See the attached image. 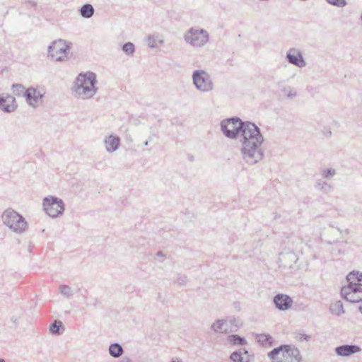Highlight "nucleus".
Instances as JSON below:
<instances>
[{
  "mask_svg": "<svg viewBox=\"0 0 362 362\" xmlns=\"http://www.w3.org/2000/svg\"><path fill=\"white\" fill-rule=\"evenodd\" d=\"M240 136L243 159L249 165H255L262 160L264 156L261 148L264 136L260 129L255 123L246 121Z\"/></svg>",
  "mask_w": 362,
  "mask_h": 362,
  "instance_id": "1",
  "label": "nucleus"
},
{
  "mask_svg": "<svg viewBox=\"0 0 362 362\" xmlns=\"http://www.w3.org/2000/svg\"><path fill=\"white\" fill-rule=\"evenodd\" d=\"M96 74L92 71L81 73L74 81L71 88L75 97L87 100L93 98L97 93L98 88Z\"/></svg>",
  "mask_w": 362,
  "mask_h": 362,
  "instance_id": "2",
  "label": "nucleus"
},
{
  "mask_svg": "<svg viewBox=\"0 0 362 362\" xmlns=\"http://www.w3.org/2000/svg\"><path fill=\"white\" fill-rule=\"evenodd\" d=\"M1 219L7 227L17 234H22L28 229V224L25 218L11 208L6 209Z\"/></svg>",
  "mask_w": 362,
  "mask_h": 362,
  "instance_id": "3",
  "label": "nucleus"
},
{
  "mask_svg": "<svg viewBox=\"0 0 362 362\" xmlns=\"http://www.w3.org/2000/svg\"><path fill=\"white\" fill-rule=\"evenodd\" d=\"M281 356L284 362H300L302 356L299 349L294 345L282 344L270 351L267 356L270 359H274Z\"/></svg>",
  "mask_w": 362,
  "mask_h": 362,
  "instance_id": "4",
  "label": "nucleus"
},
{
  "mask_svg": "<svg viewBox=\"0 0 362 362\" xmlns=\"http://www.w3.org/2000/svg\"><path fill=\"white\" fill-rule=\"evenodd\" d=\"M246 124L238 117L225 119L221 122V129L223 135L230 139H236L240 136L241 132Z\"/></svg>",
  "mask_w": 362,
  "mask_h": 362,
  "instance_id": "5",
  "label": "nucleus"
},
{
  "mask_svg": "<svg viewBox=\"0 0 362 362\" xmlns=\"http://www.w3.org/2000/svg\"><path fill=\"white\" fill-rule=\"evenodd\" d=\"M70 43L59 39L52 42L48 46V57L55 62H63L67 59V54L70 50Z\"/></svg>",
  "mask_w": 362,
  "mask_h": 362,
  "instance_id": "6",
  "label": "nucleus"
},
{
  "mask_svg": "<svg viewBox=\"0 0 362 362\" xmlns=\"http://www.w3.org/2000/svg\"><path fill=\"white\" fill-rule=\"evenodd\" d=\"M42 206L45 212L52 218H57L62 215L65 210L64 201L52 195L43 199Z\"/></svg>",
  "mask_w": 362,
  "mask_h": 362,
  "instance_id": "7",
  "label": "nucleus"
},
{
  "mask_svg": "<svg viewBox=\"0 0 362 362\" xmlns=\"http://www.w3.org/2000/svg\"><path fill=\"white\" fill-rule=\"evenodd\" d=\"M193 84L202 93H207L214 89V83L210 75L203 69L194 70L192 74Z\"/></svg>",
  "mask_w": 362,
  "mask_h": 362,
  "instance_id": "8",
  "label": "nucleus"
},
{
  "mask_svg": "<svg viewBox=\"0 0 362 362\" xmlns=\"http://www.w3.org/2000/svg\"><path fill=\"white\" fill-rule=\"evenodd\" d=\"M185 40L194 47H202L209 41V33L204 29L190 28L185 35Z\"/></svg>",
  "mask_w": 362,
  "mask_h": 362,
  "instance_id": "9",
  "label": "nucleus"
},
{
  "mask_svg": "<svg viewBox=\"0 0 362 362\" xmlns=\"http://www.w3.org/2000/svg\"><path fill=\"white\" fill-rule=\"evenodd\" d=\"M341 297L350 303L362 302V285L347 284L341 288Z\"/></svg>",
  "mask_w": 362,
  "mask_h": 362,
  "instance_id": "10",
  "label": "nucleus"
},
{
  "mask_svg": "<svg viewBox=\"0 0 362 362\" xmlns=\"http://www.w3.org/2000/svg\"><path fill=\"white\" fill-rule=\"evenodd\" d=\"M287 61L298 67L303 68L306 66V62L300 51L295 48H291L286 53Z\"/></svg>",
  "mask_w": 362,
  "mask_h": 362,
  "instance_id": "11",
  "label": "nucleus"
},
{
  "mask_svg": "<svg viewBox=\"0 0 362 362\" xmlns=\"http://www.w3.org/2000/svg\"><path fill=\"white\" fill-rule=\"evenodd\" d=\"M273 302L275 307L279 310H286L293 304L292 298L289 296L283 293L276 294L273 298Z\"/></svg>",
  "mask_w": 362,
  "mask_h": 362,
  "instance_id": "12",
  "label": "nucleus"
},
{
  "mask_svg": "<svg viewBox=\"0 0 362 362\" xmlns=\"http://www.w3.org/2000/svg\"><path fill=\"white\" fill-rule=\"evenodd\" d=\"M24 97L29 105L35 107L39 100L43 98V95L36 88L30 87L25 90Z\"/></svg>",
  "mask_w": 362,
  "mask_h": 362,
  "instance_id": "13",
  "label": "nucleus"
},
{
  "mask_svg": "<svg viewBox=\"0 0 362 362\" xmlns=\"http://www.w3.org/2000/svg\"><path fill=\"white\" fill-rule=\"evenodd\" d=\"M254 358V356L249 355L248 351L244 348L233 351L230 356V359L233 362H252Z\"/></svg>",
  "mask_w": 362,
  "mask_h": 362,
  "instance_id": "14",
  "label": "nucleus"
},
{
  "mask_svg": "<svg viewBox=\"0 0 362 362\" xmlns=\"http://www.w3.org/2000/svg\"><path fill=\"white\" fill-rule=\"evenodd\" d=\"M361 351V348L355 344H344L335 348V352L340 356H349Z\"/></svg>",
  "mask_w": 362,
  "mask_h": 362,
  "instance_id": "15",
  "label": "nucleus"
},
{
  "mask_svg": "<svg viewBox=\"0 0 362 362\" xmlns=\"http://www.w3.org/2000/svg\"><path fill=\"white\" fill-rule=\"evenodd\" d=\"M106 151L109 153L115 151L119 146L120 139L119 136L110 135L105 139Z\"/></svg>",
  "mask_w": 362,
  "mask_h": 362,
  "instance_id": "16",
  "label": "nucleus"
},
{
  "mask_svg": "<svg viewBox=\"0 0 362 362\" xmlns=\"http://www.w3.org/2000/svg\"><path fill=\"white\" fill-rule=\"evenodd\" d=\"M348 284L354 286L362 285V272L358 271L351 272L346 277Z\"/></svg>",
  "mask_w": 362,
  "mask_h": 362,
  "instance_id": "17",
  "label": "nucleus"
},
{
  "mask_svg": "<svg viewBox=\"0 0 362 362\" xmlns=\"http://www.w3.org/2000/svg\"><path fill=\"white\" fill-rule=\"evenodd\" d=\"M49 329L52 334L60 335L64 332L65 328L60 320H56L50 325Z\"/></svg>",
  "mask_w": 362,
  "mask_h": 362,
  "instance_id": "18",
  "label": "nucleus"
},
{
  "mask_svg": "<svg viewBox=\"0 0 362 362\" xmlns=\"http://www.w3.org/2000/svg\"><path fill=\"white\" fill-rule=\"evenodd\" d=\"M108 351L110 356L114 358H119L124 352L123 347L119 343H112L109 346Z\"/></svg>",
  "mask_w": 362,
  "mask_h": 362,
  "instance_id": "19",
  "label": "nucleus"
},
{
  "mask_svg": "<svg viewBox=\"0 0 362 362\" xmlns=\"http://www.w3.org/2000/svg\"><path fill=\"white\" fill-rule=\"evenodd\" d=\"M315 189L322 192L324 194H328V193L331 192L333 189V186L331 184H329L322 180H317V182L315 185Z\"/></svg>",
  "mask_w": 362,
  "mask_h": 362,
  "instance_id": "20",
  "label": "nucleus"
},
{
  "mask_svg": "<svg viewBox=\"0 0 362 362\" xmlns=\"http://www.w3.org/2000/svg\"><path fill=\"white\" fill-rule=\"evenodd\" d=\"M258 343L262 346H272L273 345L274 339L269 334H260L257 337Z\"/></svg>",
  "mask_w": 362,
  "mask_h": 362,
  "instance_id": "21",
  "label": "nucleus"
},
{
  "mask_svg": "<svg viewBox=\"0 0 362 362\" xmlns=\"http://www.w3.org/2000/svg\"><path fill=\"white\" fill-rule=\"evenodd\" d=\"M79 11L83 18H89L93 16L95 10L91 4H85L81 7Z\"/></svg>",
  "mask_w": 362,
  "mask_h": 362,
  "instance_id": "22",
  "label": "nucleus"
},
{
  "mask_svg": "<svg viewBox=\"0 0 362 362\" xmlns=\"http://www.w3.org/2000/svg\"><path fill=\"white\" fill-rule=\"evenodd\" d=\"M329 310L332 314L337 316L344 313L343 303L341 300H337L334 303H332L329 306Z\"/></svg>",
  "mask_w": 362,
  "mask_h": 362,
  "instance_id": "23",
  "label": "nucleus"
},
{
  "mask_svg": "<svg viewBox=\"0 0 362 362\" xmlns=\"http://www.w3.org/2000/svg\"><path fill=\"white\" fill-rule=\"evenodd\" d=\"M228 341L233 345L244 346L247 344V340L245 337L238 334H230L228 337Z\"/></svg>",
  "mask_w": 362,
  "mask_h": 362,
  "instance_id": "24",
  "label": "nucleus"
},
{
  "mask_svg": "<svg viewBox=\"0 0 362 362\" xmlns=\"http://www.w3.org/2000/svg\"><path fill=\"white\" fill-rule=\"evenodd\" d=\"M6 100L4 99V94L0 95V109L5 112H11L17 108V105L10 104V105H6Z\"/></svg>",
  "mask_w": 362,
  "mask_h": 362,
  "instance_id": "25",
  "label": "nucleus"
},
{
  "mask_svg": "<svg viewBox=\"0 0 362 362\" xmlns=\"http://www.w3.org/2000/svg\"><path fill=\"white\" fill-rule=\"evenodd\" d=\"M157 42H158L160 44H163V40H158V35H149L147 37V42L148 45L151 48H156L157 47Z\"/></svg>",
  "mask_w": 362,
  "mask_h": 362,
  "instance_id": "26",
  "label": "nucleus"
},
{
  "mask_svg": "<svg viewBox=\"0 0 362 362\" xmlns=\"http://www.w3.org/2000/svg\"><path fill=\"white\" fill-rule=\"evenodd\" d=\"M59 290V293L66 298H70L74 295L71 288L66 284L60 285Z\"/></svg>",
  "mask_w": 362,
  "mask_h": 362,
  "instance_id": "27",
  "label": "nucleus"
},
{
  "mask_svg": "<svg viewBox=\"0 0 362 362\" xmlns=\"http://www.w3.org/2000/svg\"><path fill=\"white\" fill-rule=\"evenodd\" d=\"M122 51L127 55L132 56L135 52V46L132 42H126L122 45Z\"/></svg>",
  "mask_w": 362,
  "mask_h": 362,
  "instance_id": "28",
  "label": "nucleus"
},
{
  "mask_svg": "<svg viewBox=\"0 0 362 362\" xmlns=\"http://www.w3.org/2000/svg\"><path fill=\"white\" fill-rule=\"evenodd\" d=\"M12 90H13V93L16 95H18V96L22 95V96L24 97V93L25 92V87L23 85L18 84V83L13 84Z\"/></svg>",
  "mask_w": 362,
  "mask_h": 362,
  "instance_id": "29",
  "label": "nucleus"
},
{
  "mask_svg": "<svg viewBox=\"0 0 362 362\" xmlns=\"http://www.w3.org/2000/svg\"><path fill=\"white\" fill-rule=\"evenodd\" d=\"M224 323V320H217L214 323L212 324L211 329L215 332H221Z\"/></svg>",
  "mask_w": 362,
  "mask_h": 362,
  "instance_id": "30",
  "label": "nucleus"
},
{
  "mask_svg": "<svg viewBox=\"0 0 362 362\" xmlns=\"http://www.w3.org/2000/svg\"><path fill=\"white\" fill-rule=\"evenodd\" d=\"M326 1L328 4L339 8H343L347 4L346 0H326Z\"/></svg>",
  "mask_w": 362,
  "mask_h": 362,
  "instance_id": "31",
  "label": "nucleus"
},
{
  "mask_svg": "<svg viewBox=\"0 0 362 362\" xmlns=\"http://www.w3.org/2000/svg\"><path fill=\"white\" fill-rule=\"evenodd\" d=\"M336 174V171L332 168H327L322 171V176L324 178H329L333 177Z\"/></svg>",
  "mask_w": 362,
  "mask_h": 362,
  "instance_id": "32",
  "label": "nucleus"
},
{
  "mask_svg": "<svg viewBox=\"0 0 362 362\" xmlns=\"http://www.w3.org/2000/svg\"><path fill=\"white\" fill-rule=\"evenodd\" d=\"M296 339L299 341H309L310 339V336L303 334V333H296Z\"/></svg>",
  "mask_w": 362,
  "mask_h": 362,
  "instance_id": "33",
  "label": "nucleus"
},
{
  "mask_svg": "<svg viewBox=\"0 0 362 362\" xmlns=\"http://www.w3.org/2000/svg\"><path fill=\"white\" fill-rule=\"evenodd\" d=\"M4 99L6 100V105H10V104L13 105H17V104L16 103V99L12 95H4Z\"/></svg>",
  "mask_w": 362,
  "mask_h": 362,
  "instance_id": "34",
  "label": "nucleus"
},
{
  "mask_svg": "<svg viewBox=\"0 0 362 362\" xmlns=\"http://www.w3.org/2000/svg\"><path fill=\"white\" fill-rule=\"evenodd\" d=\"M187 281V277L185 275L178 274L177 278V283L179 285H184Z\"/></svg>",
  "mask_w": 362,
  "mask_h": 362,
  "instance_id": "35",
  "label": "nucleus"
},
{
  "mask_svg": "<svg viewBox=\"0 0 362 362\" xmlns=\"http://www.w3.org/2000/svg\"><path fill=\"white\" fill-rule=\"evenodd\" d=\"M288 88L290 90L287 93V97L288 98H293L296 97L297 95L296 91L294 90L293 89L291 88L290 87Z\"/></svg>",
  "mask_w": 362,
  "mask_h": 362,
  "instance_id": "36",
  "label": "nucleus"
},
{
  "mask_svg": "<svg viewBox=\"0 0 362 362\" xmlns=\"http://www.w3.org/2000/svg\"><path fill=\"white\" fill-rule=\"evenodd\" d=\"M324 134L327 136H332V132L330 130H327L326 132H324Z\"/></svg>",
  "mask_w": 362,
  "mask_h": 362,
  "instance_id": "37",
  "label": "nucleus"
},
{
  "mask_svg": "<svg viewBox=\"0 0 362 362\" xmlns=\"http://www.w3.org/2000/svg\"><path fill=\"white\" fill-rule=\"evenodd\" d=\"M119 362H130V359L127 357L123 358Z\"/></svg>",
  "mask_w": 362,
  "mask_h": 362,
  "instance_id": "38",
  "label": "nucleus"
},
{
  "mask_svg": "<svg viewBox=\"0 0 362 362\" xmlns=\"http://www.w3.org/2000/svg\"><path fill=\"white\" fill-rule=\"evenodd\" d=\"M156 256H158V257H164V254L163 253L162 251H158L157 253H156Z\"/></svg>",
  "mask_w": 362,
  "mask_h": 362,
  "instance_id": "39",
  "label": "nucleus"
},
{
  "mask_svg": "<svg viewBox=\"0 0 362 362\" xmlns=\"http://www.w3.org/2000/svg\"><path fill=\"white\" fill-rule=\"evenodd\" d=\"M27 3L31 4L33 6H36V3L35 1H31V0L28 1Z\"/></svg>",
  "mask_w": 362,
  "mask_h": 362,
  "instance_id": "40",
  "label": "nucleus"
},
{
  "mask_svg": "<svg viewBox=\"0 0 362 362\" xmlns=\"http://www.w3.org/2000/svg\"><path fill=\"white\" fill-rule=\"evenodd\" d=\"M360 312L362 313V305L358 307Z\"/></svg>",
  "mask_w": 362,
  "mask_h": 362,
  "instance_id": "41",
  "label": "nucleus"
},
{
  "mask_svg": "<svg viewBox=\"0 0 362 362\" xmlns=\"http://www.w3.org/2000/svg\"><path fill=\"white\" fill-rule=\"evenodd\" d=\"M148 141H145V142H144V145H145V146H148Z\"/></svg>",
  "mask_w": 362,
  "mask_h": 362,
  "instance_id": "42",
  "label": "nucleus"
},
{
  "mask_svg": "<svg viewBox=\"0 0 362 362\" xmlns=\"http://www.w3.org/2000/svg\"><path fill=\"white\" fill-rule=\"evenodd\" d=\"M0 362H5L4 359L0 358Z\"/></svg>",
  "mask_w": 362,
  "mask_h": 362,
  "instance_id": "43",
  "label": "nucleus"
},
{
  "mask_svg": "<svg viewBox=\"0 0 362 362\" xmlns=\"http://www.w3.org/2000/svg\"><path fill=\"white\" fill-rule=\"evenodd\" d=\"M171 362H181V361H172Z\"/></svg>",
  "mask_w": 362,
  "mask_h": 362,
  "instance_id": "44",
  "label": "nucleus"
}]
</instances>
